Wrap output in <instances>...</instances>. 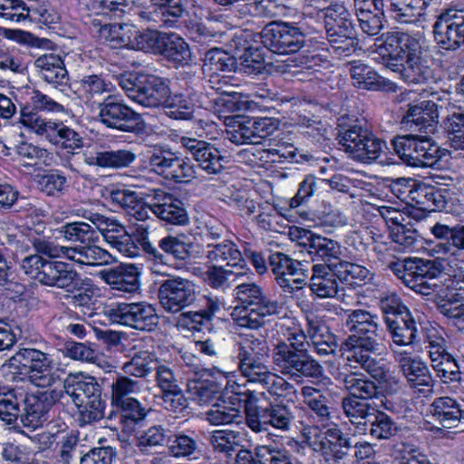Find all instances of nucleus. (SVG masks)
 <instances>
[{
    "mask_svg": "<svg viewBox=\"0 0 464 464\" xmlns=\"http://www.w3.org/2000/svg\"><path fill=\"white\" fill-rule=\"evenodd\" d=\"M438 106L432 101H423L409 107L402 123L411 131L392 140L393 150L402 162L413 168H431L445 155L430 135L438 127Z\"/></svg>",
    "mask_w": 464,
    "mask_h": 464,
    "instance_id": "1",
    "label": "nucleus"
},
{
    "mask_svg": "<svg viewBox=\"0 0 464 464\" xmlns=\"http://www.w3.org/2000/svg\"><path fill=\"white\" fill-rule=\"evenodd\" d=\"M377 47L382 63L410 85L425 84L433 79L432 63L420 39L405 32H389L382 35Z\"/></svg>",
    "mask_w": 464,
    "mask_h": 464,
    "instance_id": "2",
    "label": "nucleus"
},
{
    "mask_svg": "<svg viewBox=\"0 0 464 464\" xmlns=\"http://www.w3.org/2000/svg\"><path fill=\"white\" fill-rule=\"evenodd\" d=\"M344 324L353 333L342 342L339 349L345 366L357 368L359 365L372 378H382L383 372L372 356L380 354L383 346L378 316L363 309L348 310Z\"/></svg>",
    "mask_w": 464,
    "mask_h": 464,
    "instance_id": "3",
    "label": "nucleus"
},
{
    "mask_svg": "<svg viewBox=\"0 0 464 464\" xmlns=\"http://www.w3.org/2000/svg\"><path fill=\"white\" fill-rule=\"evenodd\" d=\"M390 268L406 286L431 300L440 314L442 307H448L459 298V295L451 291L449 277L443 278L442 260L409 258L391 263Z\"/></svg>",
    "mask_w": 464,
    "mask_h": 464,
    "instance_id": "4",
    "label": "nucleus"
},
{
    "mask_svg": "<svg viewBox=\"0 0 464 464\" xmlns=\"http://www.w3.org/2000/svg\"><path fill=\"white\" fill-rule=\"evenodd\" d=\"M32 244L36 254L25 256L21 263V267L26 275L46 286L66 291L77 286L80 276L70 264L48 260L42 256L44 255L50 258L65 257L71 260L70 253L73 252L68 249V246H58L40 237L34 238Z\"/></svg>",
    "mask_w": 464,
    "mask_h": 464,
    "instance_id": "5",
    "label": "nucleus"
},
{
    "mask_svg": "<svg viewBox=\"0 0 464 464\" xmlns=\"http://www.w3.org/2000/svg\"><path fill=\"white\" fill-rule=\"evenodd\" d=\"M284 336L285 340L278 342L273 350V362L278 371L297 382L305 378L321 379L324 368L307 350L308 334L299 325H294L285 330Z\"/></svg>",
    "mask_w": 464,
    "mask_h": 464,
    "instance_id": "6",
    "label": "nucleus"
},
{
    "mask_svg": "<svg viewBox=\"0 0 464 464\" xmlns=\"http://www.w3.org/2000/svg\"><path fill=\"white\" fill-rule=\"evenodd\" d=\"M230 388L235 395L233 400L244 405L246 424L254 432L266 431L267 426L288 431L295 426L296 413L299 412L296 406L271 403L262 408L256 405L258 398L254 392L241 391V386L237 383L232 384Z\"/></svg>",
    "mask_w": 464,
    "mask_h": 464,
    "instance_id": "7",
    "label": "nucleus"
},
{
    "mask_svg": "<svg viewBox=\"0 0 464 464\" xmlns=\"http://www.w3.org/2000/svg\"><path fill=\"white\" fill-rule=\"evenodd\" d=\"M304 441L318 452L327 464H348L353 450L351 438L337 424L321 429L317 425L303 428Z\"/></svg>",
    "mask_w": 464,
    "mask_h": 464,
    "instance_id": "8",
    "label": "nucleus"
},
{
    "mask_svg": "<svg viewBox=\"0 0 464 464\" xmlns=\"http://www.w3.org/2000/svg\"><path fill=\"white\" fill-rule=\"evenodd\" d=\"M62 233L68 241L79 243L76 246H68L71 261L86 266H104L113 261L112 256L99 246V234L95 228L85 222H71L62 227Z\"/></svg>",
    "mask_w": 464,
    "mask_h": 464,
    "instance_id": "9",
    "label": "nucleus"
},
{
    "mask_svg": "<svg viewBox=\"0 0 464 464\" xmlns=\"http://www.w3.org/2000/svg\"><path fill=\"white\" fill-rule=\"evenodd\" d=\"M237 370L247 382L259 384L271 371L268 347L262 338L246 336L235 345Z\"/></svg>",
    "mask_w": 464,
    "mask_h": 464,
    "instance_id": "10",
    "label": "nucleus"
},
{
    "mask_svg": "<svg viewBox=\"0 0 464 464\" xmlns=\"http://www.w3.org/2000/svg\"><path fill=\"white\" fill-rule=\"evenodd\" d=\"M326 38L336 55H349L355 49L351 14L343 5H331L324 12Z\"/></svg>",
    "mask_w": 464,
    "mask_h": 464,
    "instance_id": "11",
    "label": "nucleus"
},
{
    "mask_svg": "<svg viewBox=\"0 0 464 464\" xmlns=\"http://www.w3.org/2000/svg\"><path fill=\"white\" fill-rule=\"evenodd\" d=\"M9 362L11 367L17 369L21 373H29V378L35 386L50 387L56 381L49 355L40 350L21 348Z\"/></svg>",
    "mask_w": 464,
    "mask_h": 464,
    "instance_id": "12",
    "label": "nucleus"
},
{
    "mask_svg": "<svg viewBox=\"0 0 464 464\" xmlns=\"http://www.w3.org/2000/svg\"><path fill=\"white\" fill-rule=\"evenodd\" d=\"M105 316L113 324L139 331H152L159 324V316L152 305L146 303H118L104 310Z\"/></svg>",
    "mask_w": 464,
    "mask_h": 464,
    "instance_id": "13",
    "label": "nucleus"
},
{
    "mask_svg": "<svg viewBox=\"0 0 464 464\" xmlns=\"http://www.w3.org/2000/svg\"><path fill=\"white\" fill-rule=\"evenodd\" d=\"M98 118L107 128L131 133H140L145 129L140 115L115 96L108 95L98 102Z\"/></svg>",
    "mask_w": 464,
    "mask_h": 464,
    "instance_id": "14",
    "label": "nucleus"
},
{
    "mask_svg": "<svg viewBox=\"0 0 464 464\" xmlns=\"http://www.w3.org/2000/svg\"><path fill=\"white\" fill-rule=\"evenodd\" d=\"M198 287L188 278L170 276L160 283L158 298L161 307L176 314L192 306L197 301Z\"/></svg>",
    "mask_w": 464,
    "mask_h": 464,
    "instance_id": "15",
    "label": "nucleus"
},
{
    "mask_svg": "<svg viewBox=\"0 0 464 464\" xmlns=\"http://www.w3.org/2000/svg\"><path fill=\"white\" fill-rule=\"evenodd\" d=\"M266 49L277 54L297 53L304 44L305 35L300 28L288 23H270L259 34Z\"/></svg>",
    "mask_w": 464,
    "mask_h": 464,
    "instance_id": "16",
    "label": "nucleus"
},
{
    "mask_svg": "<svg viewBox=\"0 0 464 464\" xmlns=\"http://www.w3.org/2000/svg\"><path fill=\"white\" fill-rule=\"evenodd\" d=\"M149 164L157 174L176 183H188L196 177L190 160L168 149L155 150L149 158Z\"/></svg>",
    "mask_w": 464,
    "mask_h": 464,
    "instance_id": "17",
    "label": "nucleus"
},
{
    "mask_svg": "<svg viewBox=\"0 0 464 464\" xmlns=\"http://www.w3.org/2000/svg\"><path fill=\"white\" fill-rule=\"evenodd\" d=\"M392 352L408 386L415 393L424 397L431 395L434 392L435 381L428 365L419 357H413L406 351L392 349Z\"/></svg>",
    "mask_w": 464,
    "mask_h": 464,
    "instance_id": "18",
    "label": "nucleus"
},
{
    "mask_svg": "<svg viewBox=\"0 0 464 464\" xmlns=\"http://www.w3.org/2000/svg\"><path fill=\"white\" fill-rule=\"evenodd\" d=\"M180 145L198 166L208 174H218L225 169L226 157L212 143L190 137H181Z\"/></svg>",
    "mask_w": 464,
    "mask_h": 464,
    "instance_id": "19",
    "label": "nucleus"
},
{
    "mask_svg": "<svg viewBox=\"0 0 464 464\" xmlns=\"http://www.w3.org/2000/svg\"><path fill=\"white\" fill-rule=\"evenodd\" d=\"M150 3L152 10L143 11L140 15L159 27L176 28L188 15V0H150Z\"/></svg>",
    "mask_w": 464,
    "mask_h": 464,
    "instance_id": "20",
    "label": "nucleus"
},
{
    "mask_svg": "<svg viewBox=\"0 0 464 464\" xmlns=\"http://www.w3.org/2000/svg\"><path fill=\"white\" fill-rule=\"evenodd\" d=\"M296 232L301 244L308 247L313 260H321L324 265H337L338 261L343 260L342 245L338 241L307 229H296Z\"/></svg>",
    "mask_w": 464,
    "mask_h": 464,
    "instance_id": "21",
    "label": "nucleus"
},
{
    "mask_svg": "<svg viewBox=\"0 0 464 464\" xmlns=\"http://www.w3.org/2000/svg\"><path fill=\"white\" fill-rule=\"evenodd\" d=\"M372 130L362 119L343 115L337 122V140L342 150L352 159L359 147L363 145Z\"/></svg>",
    "mask_w": 464,
    "mask_h": 464,
    "instance_id": "22",
    "label": "nucleus"
},
{
    "mask_svg": "<svg viewBox=\"0 0 464 464\" xmlns=\"http://www.w3.org/2000/svg\"><path fill=\"white\" fill-rule=\"evenodd\" d=\"M55 393L54 391H52L23 394L22 402L24 403V408L21 422L24 427L35 430L46 421L47 413L56 399Z\"/></svg>",
    "mask_w": 464,
    "mask_h": 464,
    "instance_id": "23",
    "label": "nucleus"
},
{
    "mask_svg": "<svg viewBox=\"0 0 464 464\" xmlns=\"http://www.w3.org/2000/svg\"><path fill=\"white\" fill-rule=\"evenodd\" d=\"M437 44L445 50H457L464 44V11L440 17L433 25Z\"/></svg>",
    "mask_w": 464,
    "mask_h": 464,
    "instance_id": "24",
    "label": "nucleus"
},
{
    "mask_svg": "<svg viewBox=\"0 0 464 464\" xmlns=\"http://www.w3.org/2000/svg\"><path fill=\"white\" fill-rule=\"evenodd\" d=\"M152 197V214L160 219L173 225H186L189 222L184 203L170 193L155 189Z\"/></svg>",
    "mask_w": 464,
    "mask_h": 464,
    "instance_id": "25",
    "label": "nucleus"
},
{
    "mask_svg": "<svg viewBox=\"0 0 464 464\" xmlns=\"http://www.w3.org/2000/svg\"><path fill=\"white\" fill-rule=\"evenodd\" d=\"M237 61L228 53L218 47H211L205 53L203 71L209 72V84L212 89L220 93H228L225 89L227 86L226 80L218 78V72H230L236 69Z\"/></svg>",
    "mask_w": 464,
    "mask_h": 464,
    "instance_id": "26",
    "label": "nucleus"
},
{
    "mask_svg": "<svg viewBox=\"0 0 464 464\" xmlns=\"http://www.w3.org/2000/svg\"><path fill=\"white\" fill-rule=\"evenodd\" d=\"M234 296L237 302L236 307L256 309L259 313H267L273 308L283 310V304L278 300L268 296L264 289L255 283L237 285L234 289Z\"/></svg>",
    "mask_w": 464,
    "mask_h": 464,
    "instance_id": "27",
    "label": "nucleus"
},
{
    "mask_svg": "<svg viewBox=\"0 0 464 464\" xmlns=\"http://www.w3.org/2000/svg\"><path fill=\"white\" fill-rule=\"evenodd\" d=\"M40 77L55 89L63 90L69 83V74L61 55L46 53L34 60Z\"/></svg>",
    "mask_w": 464,
    "mask_h": 464,
    "instance_id": "28",
    "label": "nucleus"
},
{
    "mask_svg": "<svg viewBox=\"0 0 464 464\" xmlns=\"http://www.w3.org/2000/svg\"><path fill=\"white\" fill-rule=\"evenodd\" d=\"M169 92L168 80L154 74H140L134 102L144 106H161Z\"/></svg>",
    "mask_w": 464,
    "mask_h": 464,
    "instance_id": "29",
    "label": "nucleus"
},
{
    "mask_svg": "<svg viewBox=\"0 0 464 464\" xmlns=\"http://www.w3.org/2000/svg\"><path fill=\"white\" fill-rule=\"evenodd\" d=\"M205 258L207 264L221 265L229 268L242 269L246 266L237 245L230 239H224L217 244H207Z\"/></svg>",
    "mask_w": 464,
    "mask_h": 464,
    "instance_id": "30",
    "label": "nucleus"
},
{
    "mask_svg": "<svg viewBox=\"0 0 464 464\" xmlns=\"http://www.w3.org/2000/svg\"><path fill=\"white\" fill-rule=\"evenodd\" d=\"M63 393L75 406H82L93 396L102 394V389L94 377L80 372L66 377L63 382Z\"/></svg>",
    "mask_w": 464,
    "mask_h": 464,
    "instance_id": "31",
    "label": "nucleus"
},
{
    "mask_svg": "<svg viewBox=\"0 0 464 464\" xmlns=\"http://www.w3.org/2000/svg\"><path fill=\"white\" fill-rule=\"evenodd\" d=\"M350 74L353 86L372 91L395 92L396 84L379 75L372 67L360 62L351 63Z\"/></svg>",
    "mask_w": 464,
    "mask_h": 464,
    "instance_id": "32",
    "label": "nucleus"
},
{
    "mask_svg": "<svg viewBox=\"0 0 464 464\" xmlns=\"http://www.w3.org/2000/svg\"><path fill=\"white\" fill-rule=\"evenodd\" d=\"M335 380L349 392L347 396L368 401L379 394L377 384L364 373L358 371L339 372Z\"/></svg>",
    "mask_w": 464,
    "mask_h": 464,
    "instance_id": "33",
    "label": "nucleus"
},
{
    "mask_svg": "<svg viewBox=\"0 0 464 464\" xmlns=\"http://www.w3.org/2000/svg\"><path fill=\"white\" fill-rule=\"evenodd\" d=\"M334 265L314 264L311 268L309 288L320 298H330L338 293V275Z\"/></svg>",
    "mask_w": 464,
    "mask_h": 464,
    "instance_id": "34",
    "label": "nucleus"
},
{
    "mask_svg": "<svg viewBox=\"0 0 464 464\" xmlns=\"http://www.w3.org/2000/svg\"><path fill=\"white\" fill-rule=\"evenodd\" d=\"M101 234L111 247L124 256L131 257L138 255L139 247L135 240L118 220L111 218Z\"/></svg>",
    "mask_w": 464,
    "mask_h": 464,
    "instance_id": "35",
    "label": "nucleus"
},
{
    "mask_svg": "<svg viewBox=\"0 0 464 464\" xmlns=\"http://www.w3.org/2000/svg\"><path fill=\"white\" fill-rule=\"evenodd\" d=\"M102 279L112 289L134 293L140 288L139 271L134 265H121L102 272Z\"/></svg>",
    "mask_w": 464,
    "mask_h": 464,
    "instance_id": "36",
    "label": "nucleus"
},
{
    "mask_svg": "<svg viewBox=\"0 0 464 464\" xmlns=\"http://www.w3.org/2000/svg\"><path fill=\"white\" fill-rule=\"evenodd\" d=\"M363 423V426H359V431L378 440H390L399 431L394 420L384 411L376 409Z\"/></svg>",
    "mask_w": 464,
    "mask_h": 464,
    "instance_id": "37",
    "label": "nucleus"
},
{
    "mask_svg": "<svg viewBox=\"0 0 464 464\" xmlns=\"http://www.w3.org/2000/svg\"><path fill=\"white\" fill-rule=\"evenodd\" d=\"M385 325L392 343L396 346H410L416 343L418 330L411 314L403 317H387Z\"/></svg>",
    "mask_w": 464,
    "mask_h": 464,
    "instance_id": "38",
    "label": "nucleus"
},
{
    "mask_svg": "<svg viewBox=\"0 0 464 464\" xmlns=\"http://www.w3.org/2000/svg\"><path fill=\"white\" fill-rule=\"evenodd\" d=\"M197 92L188 91V93L171 94L170 88L161 106L166 114L175 120H188L192 117L195 107Z\"/></svg>",
    "mask_w": 464,
    "mask_h": 464,
    "instance_id": "39",
    "label": "nucleus"
},
{
    "mask_svg": "<svg viewBox=\"0 0 464 464\" xmlns=\"http://www.w3.org/2000/svg\"><path fill=\"white\" fill-rule=\"evenodd\" d=\"M433 419L443 428L451 429L463 418V412L459 403L450 397H440L430 405Z\"/></svg>",
    "mask_w": 464,
    "mask_h": 464,
    "instance_id": "40",
    "label": "nucleus"
},
{
    "mask_svg": "<svg viewBox=\"0 0 464 464\" xmlns=\"http://www.w3.org/2000/svg\"><path fill=\"white\" fill-rule=\"evenodd\" d=\"M175 67H183L191 61L188 44L176 34H167L160 53Z\"/></svg>",
    "mask_w": 464,
    "mask_h": 464,
    "instance_id": "41",
    "label": "nucleus"
},
{
    "mask_svg": "<svg viewBox=\"0 0 464 464\" xmlns=\"http://www.w3.org/2000/svg\"><path fill=\"white\" fill-rule=\"evenodd\" d=\"M169 454L176 458L191 457L199 454L202 442L195 431L170 434L167 444Z\"/></svg>",
    "mask_w": 464,
    "mask_h": 464,
    "instance_id": "42",
    "label": "nucleus"
},
{
    "mask_svg": "<svg viewBox=\"0 0 464 464\" xmlns=\"http://www.w3.org/2000/svg\"><path fill=\"white\" fill-rule=\"evenodd\" d=\"M23 392L0 386V420L7 425L14 424L22 415L20 402Z\"/></svg>",
    "mask_w": 464,
    "mask_h": 464,
    "instance_id": "43",
    "label": "nucleus"
},
{
    "mask_svg": "<svg viewBox=\"0 0 464 464\" xmlns=\"http://www.w3.org/2000/svg\"><path fill=\"white\" fill-rule=\"evenodd\" d=\"M244 435L234 430H216L210 433L208 441L215 452L232 457L242 447Z\"/></svg>",
    "mask_w": 464,
    "mask_h": 464,
    "instance_id": "44",
    "label": "nucleus"
},
{
    "mask_svg": "<svg viewBox=\"0 0 464 464\" xmlns=\"http://www.w3.org/2000/svg\"><path fill=\"white\" fill-rule=\"evenodd\" d=\"M167 33L157 30L139 31L133 27L130 33L128 47L134 50L160 53Z\"/></svg>",
    "mask_w": 464,
    "mask_h": 464,
    "instance_id": "45",
    "label": "nucleus"
},
{
    "mask_svg": "<svg viewBox=\"0 0 464 464\" xmlns=\"http://www.w3.org/2000/svg\"><path fill=\"white\" fill-rule=\"evenodd\" d=\"M112 406L120 411V412L115 413V417L119 419L124 429L131 430L134 425L142 421L148 414L147 409L135 398L126 400L121 403V401L113 403Z\"/></svg>",
    "mask_w": 464,
    "mask_h": 464,
    "instance_id": "46",
    "label": "nucleus"
},
{
    "mask_svg": "<svg viewBox=\"0 0 464 464\" xmlns=\"http://www.w3.org/2000/svg\"><path fill=\"white\" fill-rule=\"evenodd\" d=\"M341 406L345 417L358 430L359 426L364 425L363 421L368 420L375 409L367 401L349 396L343 397Z\"/></svg>",
    "mask_w": 464,
    "mask_h": 464,
    "instance_id": "47",
    "label": "nucleus"
},
{
    "mask_svg": "<svg viewBox=\"0 0 464 464\" xmlns=\"http://www.w3.org/2000/svg\"><path fill=\"white\" fill-rule=\"evenodd\" d=\"M80 87L82 98L86 103L98 104L100 97L111 92V83L102 75L89 74L81 79Z\"/></svg>",
    "mask_w": 464,
    "mask_h": 464,
    "instance_id": "48",
    "label": "nucleus"
},
{
    "mask_svg": "<svg viewBox=\"0 0 464 464\" xmlns=\"http://www.w3.org/2000/svg\"><path fill=\"white\" fill-rule=\"evenodd\" d=\"M156 362L157 359L153 353L149 351H139L130 361L123 363L122 371L129 376L145 378L153 372Z\"/></svg>",
    "mask_w": 464,
    "mask_h": 464,
    "instance_id": "49",
    "label": "nucleus"
},
{
    "mask_svg": "<svg viewBox=\"0 0 464 464\" xmlns=\"http://www.w3.org/2000/svg\"><path fill=\"white\" fill-rule=\"evenodd\" d=\"M19 122L37 135L44 136L48 140L56 123V121L43 118L37 111L27 106L21 108Z\"/></svg>",
    "mask_w": 464,
    "mask_h": 464,
    "instance_id": "50",
    "label": "nucleus"
},
{
    "mask_svg": "<svg viewBox=\"0 0 464 464\" xmlns=\"http://www.w3.org/2000/svg\"><path fill=\"white\" fill-rule=\"evenodd\" d=\"M19 122L37 135L44 136L48 140L56 123V121L43 118L37 111L27 106L21 108Z\"/></svg>",
    "mask_w": 464,
    "mask_h": 464,
    "instance_id": "51",
    "label": "nucleus"
},
{
    "mask_svg": "<svg viewBox=\"0 0 464 464\" xmlns=\"http://www.w3.org/2000/svg\"><path fill=\"white\" fill-rule=\"evenodd\" d=\"M159 247L177 260L185 261L192 256L193 242L185 235H169L159 241Z\"/></svg>",
    "mask_w": 464,
    "mask_h": 464,
    "instance_id": "52",
    "label": "nucleus"
},
{
    "mask_svg": "<svg viewBox=\"0 0 464 464\" xmlns=\"http://www.w3.org/2000/svg\"><path fill=\"white\" fill-rule=\"evenodd\" d=\"M141 391V383L127 375L118 373L111 384V404L134 398Z\"/></svg>",
    "mask_w": 464,
    "mask_h": 464,
    "instance_id": "53",
    "label": "nucleus"
},
{
    "mask_svg": "<svg viewBox=\"0 0 464 464\" xmlns=\"http://www.w3.org/2000/svg\"><path fill=\"white\" fill-rule=\"evenodd\" d=\"M53 129L49 140L52 144L60 146L68 151H73L83 147L81 135L63 121L56 122Z\"/></svg>",
    "mask_w": 464,
    "mask_h": 464,
    "instance_id": "54",
    "label": "nucleus"
},
{
    "mask_svg": "<svg viewBox=\"0 0 464 464\" xmlns=\"http://www.w3.org/2000/svg\"><path fill=\"white\" fill-rule=\"evenodd\" d=\"M205 415L206 420L215 426L237 424L243 418L237 407L227 405L226 402L213 404Z\"/></svg>",
    "mask_w": 464,
    "mask_h": 464,
    "instance_id": "55",
    "label": "nucleus"
},
{
    "mask_svg": "<svg viewBox=\"0 0 464 464\" xmlns=\"http://www.w3.org/2000/svg\"><path fill=\"white\" fill-rule=\"evenodd\" d=\"M282 310L273 308L270 312L259 313L256 309L235 307L232 316L240 327L258 329L265 324V317L279 314Z\"/></svg>",
    "mask_w": 464,
    "mask_h": 464,
    "instance_id": "56",
    "label": "nucleus"
},
{
    "mask_svg": "<svg viewBox=\"0 0 464 464\" xmlns=\"http://www.w3.org/2000/svg\"><path fill=\"white\" fill-rule=\"evenodd\" d=\"M101 195L111 205L124 209L126 213L130 210L132 206L140 198L136 191L113 186L103 187L101 190Z\"/></svg>",
    "mask_w": 464,
    "mask_h": 464,
    "instance_id": "57",
    "label": "nucleus"
},
{
    "mask_svg": "<svg viewBox=\"0 0 464 464\" xmlns=\"http://www.w3.org/2000/svg\"><path fill=\"white\" fill-rule=\"evenodd\" d=\"M197 301L193 304L198 310L192 313V322L201 323L202 321L209 322L215 314L220 311L223 303L218 296L200 295L198 291Z\"/></svg>",
    "mask_w": 464,
    "mask_h": 464,
    "instance_id": "58",
    "label": "nucleus"
},
{
    "mask_svg": "<svg viewBox=\"0 0 464 464\" xmlns=\"http://www.w3.org/2000/svg\"><path fill=\"white\" fill-rule=\"evenodd\" d=\"M384 147L385 142L372 131L363 145L352 156V160L362 164H372L381 157Z\"/></svg>",
    "mask_w": 464,
    "mask_h": 464,
    "instance_id": "59",
    "label": "nucleus"
},
{
    "mask_svg": "<svg viewBox=\"0 0 464 464\" xmlns=\"http://www.w3.org/2000/svg\"><path fill=\"white\" fill-rule=\"evenodd\" d=\"M432 367L444 383L459 382L462 380L460 365L450 353L432 362Z\"/></svg>",
    "mask_w": 464,
    "mask_h": 464,
    "instance_id": "60",
    "label": "nucleus"
},
{
    "mask_svg": "<svg viewBox=\"0 0 464 464\" xmlns=\"http://www.w3.org/2000/svg\"><path fill=\"white\" fill-rule=\"evenodd\" d=\"M269 266L276 278L284 276H299V272L304 270L303 264L291 258L281 252H276L269 256Z\"/></svg>",
    "mask_w": 464,
    "mask_h": 464,
    "instance_id": "61",
    "label": "nucleus"
},
{
    "mask_svg": "<svg viewBox=\"0 0 464 464\" xmlns=\"http://www.w3.org/2000/svg\"><path fill=\"white\" fill-rule=\"evenodd\" d=\"M334 271L337 272L338 279L351 285H358L370 275L366 267L343 259L338 261L337 265L334 266Z\"/></svg>",
    "mask_w": 464,
    "mask_h": 464,
    "instance_id": "62",
    "label": "nucleus"
},
{
    "mask_svg": "<svg viewBox=\"0 0 464 464\" xmlns=\"http://www.w3.org/2000/svg\"><path fill=\"white\" fill-rule=\"evenodd\" d=\"M450 145L455 150H464V112H453L444 121Z\"/></svg>",
    "mask_w": 464,
    "mask_h": 464,
    "instance_id": "63",
    "label": "nucleus"
},
{
    "mask_svg": "<svg viewBox=\"0 0 464 464\" xmlns=\"http://www.w3.org/2000/svg\"><path fill=\"white\" fill-rule=\"evenodd\" d=\"M255 456L259 464H294L285 450L273 445L257 446Z\"/></svg>",
    "mask_w": 464,
    "mask_h": 464,
    "instance_id": "64",
    "label": "nucleus"
}]
</instances>
